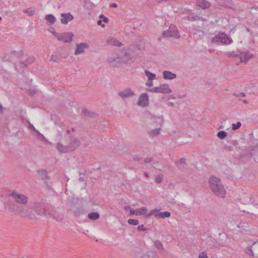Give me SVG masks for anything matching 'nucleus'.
Wrapping results in <instances>:
<instances>
[{
    "label": "nucleus",
    "mask_w": 258,
    "mask_h": 258,
    "mask_svg": "<svg viewBox=\"0 0 258 258\" xmlns=\"http://www.w3.org/2000/svg\"><path fill=\"white\" fill-rule=\"evenodd\" d=\"M37 173L41 179H47V172L46 170L40 169L37 171Z\"/></svg>",
    "instance_id": "28"
},
{
    "label": "nucleus",
    "mask_w": 258,
    "mask_h": 258,
    "mask_svg": "<svg viewBox=\"0 0 258 258\" xmlns=\"http://www.w3.org/2000/svg\"><path fill=\"white\" fill-rule=\"evenodd\" d=\"M217 137L221 140L224 139L227 136V133L225 131H221L218 133Z\"/></svg>",
    "instance_id": "34"
},
{
    "label": "nucleus",
    "mask_w": 258,
    "mask_h": 258,
    "mask_svg": "<svg viewBox=\"0 0 258 258\" xmlns=\"http://www.w3.org/2000/svg\"><path fill=\"white\" fill-rule=\"evenodd\" d=\"M133 159L135 161H140L141 159V158L139 157L137 155H135L133 157Z\"/></svg>",
    "instance_id": "51"
},
{
    "label": "nucleus",
    "mask_w": 258,
    "mask_h": 258,
    "mask_svg": "<svg viewBox=\"0 0 258 258\" xmlns=\"http://www.w3.org/2000/svg\"><path fill=\"white\" fill-rule=\"evenodd\" d=\"M29 128L30 129H32L34 131H36L35 127L33 126V125L32 124H31L29 122Z\"/></svg>",
    "instance_id": "53"
},
{
    "label": "nucleus",
    "mask_w": 258,
    "mask_h": 258,
    "mask_svg": "<svg viewBox=\"0 0 258 258\" xmlns=\"http://www.w3.org/2000/svg\"><path fill=\"white\" fill-rule=\"evenodd\" d=\"M134 46L136 48H145L149 47L150 43L144 39L139 38L134 42Z\"/></svg>",
    "instance_id": "13"
},
{
    "label": "nucleus",
    "mask_w": 258,
    "mask_h": 258,
    "mask_svg": "<svg viewBox=\"0 0 258 258\" xmlns=\"http://www.w3.org/2000/svg\"><path fill=\"white\" fill-rule=\"evenodd\" d=\"M88 217L91 220H97L100 218V215L97 212H92L88 214Z\"/></svg>",
    "instance_id": "27"
},
{
    "label": "nucleus",
    "mask_w": 258,
    "mask_h": 258,
    "mask_svg": "<svg viewBox=\"0 0 258 258\" xmlns=\"http://www.w3.org/2000/svg\"><path fill=\"white\" fill-rule=\"evenodd\" d=\"M45 19L49 25L53 24L56 21L55 17L51 14L47 15L45 17Z\"/></svg>",
    "instance_id": "26"
},
{
    "label": "nucleus",
    "mask_w": 258,
    "mask_h": 258,
    "mask_svg": "<svg viewBox=\"0 0 258 258\" xmlns=\"http://www.w3.org/2000/svg\"><path fill=\"white\" fill-rule=\"evenodd\" d=\"M241 126V123L240 121L237 122L236 123H232V130L233 131L237 130L239 129Z\"/></svg>",
    "instance_id": "36"
},
{
    "label": "nucleus",
    "mask_w": 258,
    "mask_h": 258,
    "mask_svg": "<svg viewBox=\"0 0 258 258\" xmlns=\"http://www.w3.org/2000/svg\"><path fill=\"white\" fill-rule=\"evenodd\" d=\"M224 149L228 150V151H231L232 150V148L231 146L225 145L224 146Z\"/></svg>",
    "instance_id": "48"
},
{
    "label": "nucleus",
    "mask_w": 258,
    "mask_h": 258,
    "mask_svg": "<svg viewBox=\"0 0 258 258\" xmlns=\"http://www.w3.org/2000/svg\"><path fill=\"white\" fill-rule=\"evenodd\" d=\"M245 251L248 255L251 256H254V253L252 250L251 246L246 247L245 249Z\"/></svg>",
    "instance_id": "37"
},
{
    "label": "nucleus",
    "mask_w": 258,
    "mask_h": 258,
    "mask_svg": "<svg viewBox=\"0 0 258 258\" xmlns=\"http://www.w3.org/2000/svg\"><path fill=\"white\" fill-rule=\"evenodd\" d=\"M185 13L187 15V20L190 21H203V19L198 15L192 13L190 10H185Z\"/></svg>",
    "instance_id": "14"
},
{
    "label": "nucleus",
    "mask_w": 258,
    "mask_h": 258,
    "mask_svg": "<svg viewBox=\"0 0 258 258\" xmlns=\"http://www.w3.org/2000/svg\"><path fill=\"white\" fill-rule=\"evenodd\" d=\"M154 246L158 249L159 252H161L164 250L162 243L159 240H156L154 242Z\"/></svg>",
    "instance_id": "29"
},
{
    "label": "nucleus",
    "mask_w": 258,
    "mask_h": 258,
    "mask_svg": "<svg viewBox=\"0 0 258 258\" xmlns=\"http://www.w3.org/2000/svg\"><path fill=\"white\" fill-rule=\"evenodd\" d=\"M130 215H136V210H134L133 208L130 209Z\"/></svg>",
    "instance_id": "50"
},
{
    "label": "nucleus",
    "mask_w": 258,
    "mask_h": 258,
    "mask_svg": "<svg viewBox=\"0 0 258 258\" xmlns=\"http://www.w3.org/2000/svg\"><path fill=\"white\" fill-rule=\"evenodd\" d=\"M152 215H154L156 218H161L162 219H165L166 218H168L170 216L171 214L170 212L166 211V212H160V210L158 209H154L150 211V212L147 215V217H149Z\"/></svg>",
    "instance_id": "9"
},
{
    "label": "nucleus",
    "mask_w": 258,
    "mask_h": 258,
    "mask_svg": "<svg viewBox=\"0 0 258 258\" xmlns=\"http://www.w3.org/2000/svg\"><path fill=\"white\" fill-rule=\"evenodd\" d=\"M158 89V93H169L172 92L171 90L169 88L168 84H163L157 87Z\"/></svg>",
    "instance_id": "17"
},
{
    "label": "nucleus",
    "mask_w": 258,
    "mask_h": 258,
    "mask_svg": "<svg viewBox=\"0 0 258 258\" xmlns=\"http://www.w3.org/2000/svg\"><path fill=\"white\" fill-rule=\"evenodd\" d=\"M213 43H220L223 44H230L232 40L225 33H221L214 37L212 40Z\"/></svg>",
    "instance_id": "5"
},
{
    "label": "nucleus",
    "mask_w": 258,
    "mask_h": 258,
    "mask_svg": "<svg viewBox=\"0 0 258 258\" xmlns=\"http://www.w3.org/2000/svg\"><path fill=\"white\" fill-rule=\"evenodd\" d=\"M148 211V209L146 207H143L139 209L136 210V215H143Z\"/></svg>",
    "instance_id": "30"
},
{
    "label": "nucleus",
    "mask_w": 258,
    "mask_h": 258,
    "mask_svg": "<svg viewBox=\"0 0 258 258\" xmlns=\"http://www.w3.org/2000/svg\"><path fill=\"white\" fill-rule=\"evenodd\" d=\"M99 17V20L97 21V25L103 28L105 26V24L108 22V19L103 15H100Z\"/></svg>",
    "instance_id": "22"
},
{
    "label": "nucleus",
    "mask_w": 258,
    "mask_h": 258,
    "mask_svg": "<svg viewBox=\"0 0 258 258\" xmlns=\"http://www.w3.org/2000/svg\"><path fill=\"white\" fill-rule=\"evenodd\" d=\"M123 49L121 53L118 55V56L114 58V64L125 63L128 61L130 59L129 53Z\"/></svg>",
    "instance_id": "7"
},
{
    "label": "nucleus",
    "mask_w": 258,
    "mask_h": 258,
    "mask_svg": "<svg viewBox=\"0 0 258 258\" xmlns=\"http://www.w3.org/2000/svg\"><path fill=\"white\" fill-rule=\"evenodd\" d=\"M197 6L202 9L205 10L208 9L211 6V3L206 0H198Z\"/></svg>",
    "instance_id": "18"
},
{
    "label": "nucleus",
    "mask_w": 258,
    "mask_h": 258,
    "mask_svg": "<svg viewBox=\"0 0 258 258\" xmlns=\"http://www.w3.org/2000/svg\"><path fill=\"white\" fill-rule=\"evenodd\" d=\"M28 198L25 195L13 191L10 195L6 207L11 211L17 213L23 217H34L32 210L27 207Z\"/></svg>",
    "instance_id": "1"
},
{
    "label": "nucleus",
    "mask_w": 258,
    "mask_h": 258,
    "mask_svg": "<svg viewBox=\"0 0 258 258\" xmlns=\"http://www.w3.org/2000/svg\"><path fill=\"white\" fill-rule=\"evenodd\" d=\"M127 223L130 225L136 226L139 224V221L137 219H129L127 221Z\"/></svg>",
    "instance_id": "35"
},
{
    "label": "nucleus",
    "mask_w": 258,
    "mask_h": 258,
    "mask_svg": "<svg viewBox=\"0 0 258 258\" xmlns=\"http://www.w3.org/2000/svg\"><path fill=\"white\" fill-rule=\"evenodd\" d=\"M73 49H60V51L55 52L51 57V60L53 62H57L60 58H66L72 54L70 50Z\"/></svg>",
    "instance_id": "6"
},
{
    "label": "nucleus",
    "mask_w": 258,
    "mask_h": 258,
    "mask_svg": "<svg viewBox=\"0 0 258 258\" xmlns=\"http://www.w3.org/2000/svg\"><path fill=\"white\" fill-rule=\"evenodd\" d=\"M251 203L253 204L254 206H256V207H258V204L257 203H255L253 201Z\"/></svg>",
    "instance_id": "60"
},
{
    "label": "nucleus",
    "mask_w": 258,
    "mask_h": 258,
    "mask_svg": "<svg viewBox=\"0 0 258 258\" xmlns=\"http://www.w3.org/2000/svg\"><path fill=\"white\" fill-rule=\"evenodd\" d=\"M144 175L147 177H148L149 176V174L147 172H144Z\"/></svg>",
    "instance_id": "59"
},
{
    "label": "nucleus",
    "mask_w": 258,
    "mask_h": 258,
    "mask_svg": "<svg viewBox=\"0 0 258 258\" xmlns=\"http://www.w3.org/2000/svg\"><path fill=\"white\" fill-rule=\"evenodd\" d=\"M149 104V97L146 93L142 94L139 98L138 105L140 106L145 107Z\"/></svg>",
    "instance_id": "12"
},
{
    "label": "nucleus",
    "mask_w": 258,
    "mask_h": 258,
    "mask_svg": "<svg viewBox=\"0 0 258 258\" xmlns=\"http://www.w3.org/2000/svg\"><path fill=\"white\" fill-rule=\"evenodd\" d=\"M146 85L147 86L151 87L153 86V80H148L146 83Z\"/></svg>",
    "instance_id": "47"
},
{
    "label": "nucleus",
    "mask_w": 258,
    "mask_h": 258,
    "mask_svg": "<svg viewBox=\"0 0 258 258\" xmlns=\"http://www.w3.org/2000/svg\"><path fill=\"white\" fill-rule=\"evenodd\" d=\"M213 51H214V49H209V52L210 53H212V52H213Z\"/></svg>",
    "instance_id": "64"
},
{
    "label": "nucleus",
    "mask_w": 258,
    "mask_h": 258,
    "mask_svg": "<svg viewBox=\"0 0 258 258\" xmlns=\"http://www.w3.org/2000/svg\"><path fill=\"white\" fill-rule=\"evenodd\" d=\"M163 78L166 80H173L176 78V75L170 71H164L163 72Z\"/></svg>",
    "instance_id": "21"
},
{
    "label": "nucleus",
    "mask_w": 258,
    "mask_h": 258,
    "mask_svg": "<svg viewBox=\"0 0 258 258\" xmlns=\"http://www.w3.org/2000/svg\"><path fill=\"white\" fill-rule=\"evenodd\" d=\"M56 148L60 153L70 152L68 145L64 146L62 144L58 143L56 144Z\"/></svg>",
    "instance_id": "20"
},
{
    "label": "nucleus",
    "mask_w": 258,
    "mask_h": 258,
    "mask_svg": "<svg viewBox=\"0 0 258 258\" xmlns=\"http://www.w3.org/2000/svg\"><path fill=\"white\" fill-rule=\"evenodd\" d=\"M148 91L152 93H158V89L157 87H155L151 89H148Z\"/></svg>",
    "instance_id": "44"
},
{
    "label": "nucleus",
    "mask_w": 258,
    "mask_h": 258,
    "mask_svg": "<svg viewBox=\"0 0 258 258\" xmlns=\"http://www.w3.org/2000/svg\"><path fill=\"white\" fill-rule=\"evenodd\" d=\"M61 19L60 22L63 24H67L69 22L73 20L74 17L70 13H62L61 14Z\"/></svg>",
    "instance_id": "15"
},
{
    "label": "nucleus",
    "mask_w": 258,
    "mask_h": 258,
    "mask_svg": "<svg viewBox=\"0 0 258 258\" xmlns=\"http://www.w3.org/2000/svg\"><path fill=\"white\" fill-rule=\"evenodd\" d=\"M131 208L130 207V206H125L124 207V210L125 211H128V210H130V209H131Z\"/></svg>",
    "instance_id": "55"
},
{
    "label": "nucleus",
    "mask_w": 258,
    "mask_h": 258,
    "mask_svg": "<svg viewBox=\"0 0 258 258\" xmlns=\"http://www.w3.org/2000/svg\"><path fill=\"white\" fill-rule=\"evenodd\" d=\"M233 95L234 96L236 97H239V94H237V93H233Z\"/></svg>",
    "instance_id": "58"
},
{
    "label": "nucleus",
    "mask_w": 258,
    "mask_h": 258,
    "mask_svg": "<svg viewBox=\"0 0 258 258\" xmlns=\"http://www.w3.org/2000/svg\"><path fill=\"white\" fill-rule=\"evenodd\" d=\"M175 163L179 169H183L186 165V159L182 158L180 160L176 161Z\"/></svg>",
    "instance_id": "24"
},
{
    "label": "nucleus",
    "mask_w": 258,
    "mask_h": 258,
    "mask_svg": "<svg viewBox=\"0 0 258 258\" xmlns=\"http://www.w3.org/2000/svg\"><path fill=\"white\" fill-rule=\"evenodd\" d=\"M161 130V128H155L148 132V134L151 138H154L158 136Z\"/></svg>",
    "instance_id": "25"
},
{
    "label": "nucleus",
    "mask_w": 258,
    "mask_h": 258,
    "mask_svg": "<svg viewBox=\"0 0 258 258\" xmlns=\"http://www.w3.org/2000/svg\"><path fill=\"white\" fill-rule=\"evenodd\" d=\"M245 30L248 32H250V30L249 29V28H248L247 27H245Z\"/></svg>",
    "instance_id": "61"
},
{
    "label": "nucleus",
    "mask_w": 258,
    "mask_h": 258,
    "mask_svg": "<svg viewBox=\"0 0 258 258\" xmlns=\"http://www.w3.org/2000/svg\"><path fill=\"white\" fill-rule=\"evenodd\" d=\"M122 45L123 44L121 42L118 41L117 40L114 39V46L120 47L122 46Z\"/></svg>",
    "instance_id": "41"
},
{
    "label": "nucleus",
    "mask_w": 258,
    "mask_h": 258,
    "mask_svg": "<svg viewBox=\"0 0 258 258\" xmlns=\"http://www.w3.org/2000/svg\"><path fill=\"white\" fill-rule=\"evenodd\" d=\"M227 56L229 57H233L238 58L240 59V61L237 63V64H239L242 62L246 63L252 57L253 54L248 51L241 52L240 51L237 50L236 52L233 51L231 52L228 53Z\"/></svg>",
    "instance_id": "3"
},
{
    "label": "nucleus",
    "mask_w": 258,
    "mask_h": 258,
    "mask_svg": "<svg viewBox=\"0 0 258 258\" xmlns=\"http://www.w3.org/2000/svg\"><path fill=\"white\" fill-rule=\"evenodd\" d=\"M118 95L122 98H125L135 95V93L131 89L127 88L119 92Z\"/></svg>",
    "instance_id": "16"
},
{
    "label": "nucleus",
    "mask_w": 258,
    "mask_h": 258,
    "mask_svg": "<svg viewBox=\"0 0 258 258\" xmlns=\"http://www.w3.org/2000/svg\"><path fill=\"white\" fill-rule=\"evenodd\" d=\"M106 43H108L109 45H112L113 43V40L112 39H107L106 41Z\"/></svg>",
    "instance_id": "52"
},
{
    "label": "nucleus",
    "mask_w": 258,
    "mask_h": 258,
    "mask_svg": "<svg viewBox=\"0 0 258 258\" xmlns=\"http://www.w3.org/2000/svg\"><path fill=\"white\" fill-rule=\"evenodd\" d=\"M199 258H208L207 253L205 252H202L199 254Z\"/></svg>",
    "instance_id": "46"
},
{
    "label": "nucleus",
    "mask_w": 258,
    "mask_h": 258,
    "mask_svg": "<svg viewBox=\"0 0 258 258\" xmlns=\"http://www.w3.org/2000/svg\"><path fill=\"white\" fill-rule=\"evenodd\" d=\"M35 12V9L32 8H29L23 11L24 13L27 14L29 16H32L34 14Z\"/></svg>",
    "instance_id": "33"
},
{
    "label": "nucleus",
    "mask_w": 258,
    "mask_h": 258,
    "mask_svg": "<svg viewBox=\"0 0 258 258\" xmlns=\"http://www.w3.org/2000/svg\"><path fill=\"white\" fill-rule=\"evenodd\" d=\"M71 210L75 216L79 215L83 213L82 207L79 205H74Z\"/></svg>",
    "instance_id": "19"
},
{
    "label": "nucleus",
    "mask_w": 258,
    "mask_h": 258,
    "mask_svg": "<svg viewBox=\"0 0 258 258\" xmlns=\"http://www.w3.org/2000/svg\"><path fill=\"white\" fill-rule=\"evenodd\" d=\"M67 133L68 134H70L71 133V131H70V130H67Z\"/></svg>",
    "instance_id": "63"
},
{
    "label": "nucleus",
    "mask_w": 258,
    "mask_h": 258,
    "mask_svg": "<svg viewBox=\"0 0 258 258\" xmlns=\"http://www.w3.org/2000/svg\"><path fill=\"white\" fill-rule=\"evenodd\" d=\"M49 31L51 33L53 36L56 38V37H57V35L58 34V33H57L54 29V28H50L49 29Z\"/></svg>",
    "instance_id": "42"
},
{
    "label": "nucleus",
    "mask_w": 258,
    "mask_h": 258,
    "mask_svg": "<svg viewBox=\"0 0 258 258\" xmlns=\"http://www.w3.org/2000/svg\"><path fill=\"white\" fill-rule=\"evenodd\" d=\"M209 184L212 191L216 196L221 198L224 197L226 191L219 178L212 176L209 179Z\"/></svg>",
    "instance_id": "2"
},
{
    "label": "nucleus",
    "mask_w": 258,
    "mask_h": 258,
    "mask_svg": "<svg viewBox=\"0 0 258 258\" xmlns=\"http://www.w3.org/2000/svg\"><path fill=\"white\" fill-rule=\"evenodd\" d=\"M142 258H156V254L152 251H147Z\"/></svg>",
    "instance_id": "31"
},
{
    "label": "nucleus",
    "mask_w": 258,
    "mask_h": 258,
    "mask_svg": "<svg viewBox=\"0 0 258 258\" xmlns=\"http://www.w3.org/2000/svg\"><path fill=\"white\" fill-rule=\"evenodd\" d=\"M84 53V49H75L74 54L75 55H78L80 54H83Z\"/></svg>",
    "instance_id": "39"
},
{
    "label": "nucleus",
    "mask_w": 258,
    "mask_h": 258,
    "mask_svg": "<svg viewBox=\"0 0 258 258\" xmlns=\"http://www.w3.org/2000/svg\"><path fill=\"white\" fill-rule=\"evenodd\" d=\"M89 47V45L87 43L83 42L81 43L80 44H78L77 45V48H85Z\"/></svg>",
    "instance_id": "38"
},
{
    "label": "nucleus",
    "mask_w": 258,
    "mask_h": 258,
    "mask_svg": "<svg viewBox=\"0 0 258 258\" xmlns=\"http://www.w3.org/2000/svg\"><path fill=\"white\" fill-rule=\"evenodd\" d=\"M144 161L146 163H150L153 161V159L152 158H146L144 159Z\"/></svg>",
    "instance_id": "49"
},
{
    "label": "nucleus",
    "mask_w": 258,
    "mask_h": 258,
    "mask_svg": "<svg viewBox=\"0 0 258 258\" xmlns=\"http://www.w3.org/2000/svg\"><path fill=\"white\" fill-rule=\"evenodd\" d=\"M243 102L244 103H245V104H246V103H248V102H247V101L246 100H243Z\"/></svg>",
    "instance_id": "62"
},
{
    "label": "nucleus",
    "mask_w": 258,
    "mask_h": 258,
    "mask_svg": "<svg viewBox=\"0 0 258 258\" xmlns=\"http://www.w3.org/2000/svg\"><path fill=\"white\" fill-rule=\"evenodd\" d=\"M162 35L164 37H170L175 38L180 37V35L178 33L177 28L174 25H171L167 30L163 32Z\"/></svg>",
    "instance_id": "8"
},
{
    "label": "nucleus",
    "mask_w": 258,
    "mask_h": 258,
    "mask_svg": "<svg viewBox=\"0 0 258 258\" xmlns=\"http://www.w3.org/2000/svg\"><path fill=\"white\" fill-rule=\"evenodd\" d=\"M138 230L139 231H146L148 230V228H145L144 227V225H140L139 226H138Z\"/></svg>",
    "instance_id": "45"
},
{
    "label": "nucleus",
    "mask_w": 258,
    "mask_h": 258,
    "mask_svg": "<svg viewBox=\"0 0 258 258\" xmlns=\"http://www.w3.org/2000/svg\"><path fill=\"white\" fill-rule=\"evenodd\" d=\"M4 108L3 107L2 104L0 103V113H3L4 112Z\"/></svg>",
    "instance_id": "54"
},
{
    "label": "nucleus",
    "mask_w": 258,
    "mask_h": 258,
    "mask_svg": "<svg viewBox=\"0 0 258 258\" xmlns=\"http://www.w3.org/2000/svg\"><path fill=\"white\" fill-rule=\"evenodd\" d=\"M35 58L33 56L29 57L26 60L27 63L30 64L34 61Z\"/></svg>",
    "instance_id": "43"
},
{
    "label": "nucleus",
    "mask_w": 258,
    "mask_h": 258,
    "mask_svg": "<svg viewBox=\"0 0 258 258\" xmlns=\"http://www.w3.org/2000/svg\"><path fill=\"white\" fill-rule=\"evenodd\" d=\"M29 210H32L34 213V217H30L31 218H35L36 215L38 216H43L45 214V209L44 204L39 201H35L32 205L29 208Z\"/></svg>",
    "instance_id": "4"
},
{
    "label": "nucleus",
    "mask_w": 258,
    "mask_h": 258,
    "mask_svg": "<svg viewBox=\"0 0 258 258\" xmlns=\"http://www.w3.org/2000/svg\"><path fill=\"white\" fill-rule=\"evenodd\" d=\"M82 113L86 116L95 117L97 116V114L93 111H91L88 109L83 108L82 110Z\"/></svg>",
    "instance_id": "23"
},
{
    "label": "nucleus",
    "mask_w": 258,
    "mask_h": 258,
    "mask_svg": "<svg viewBox=\"0 0 258 258\" xmlns=\"http://www.w3.org/2000/svg\"><path fill=\"white\" fill-rule=\"evenodd\" d=\"M168 104L170 106H174V103L173 102H169L168 103Z\"/></svg>",
    "instance_id": "57"
},
{
    "label": "nucleus",
    "mask_w": 258,
    "mask_h": 258,
    "mask_svg": "<svg viewBox=\"0 0 258 258\" xmlns=\"http://www.w3.org/2000/svg\"><path fill=\"white\" fill-rule=\"evenodd\" d=\"M73 36L74 35L72 32H64L58 33L56 39L62 42L70 43L72 41Z\"/></svg>",
    "instance_id": "10"
},
{
    "label": "nucleus",
    "mask_w": 258,
    "mask_h": 258,
    "mask_svg": "<svg viewBox=\"0 0 258 258\" xmlns=\"http://www.w3.org/2000/svg\"><path fill=\"white\" fill-rule=\"evenodd\" d=\"M81 142L80 140L75 137H71L68 147L70 152H73L77 149L80 146Z\"/></svg>",
    "instance_id": "11"
},
{
    "label": "nucleus",
    "mask_w": 258,
    "mask_h": 258,
    "mask_svg": "<svg viewBox=\"0 0 258 258\" xmlns=\"http://www.w3.org/2000/svg\"><path fill=\"white\" fill-rule=\"evenodd\" d=\"M162 180H163L162 176H160V175H158V176H157L156 177L155 181L156 183L159 184L162 182Z\"/></svg>",
    "instance_id": "40"
},
{
    "label": "nucleus",
    "mask_w": 258,
    "mask_h": 258,
    "mask_svg": "<svg viewBox=\"0 0 258 258\" xmlns=\"http://www.w3.org/2000/svg\"><path fill=\"white\" fill-rule=\"evenodd\" d=\"M145 74L148 77V80L151 81L153 80L156 78V75L155 74L151 73L148 70L145 71Z\"/></svg>",
    "instance_id": "32"
},
{
    "label": "nucleus",
    "mask_w": 258,
    "mask_h": 258,
    "mask_svg": "<svg viewBox=\"0 0 258 258\" xmlns=\"http://www.w3.org/2000/svg\"><path fill=\"white\" fill-rule=\"evenodd\" d=\"M245 96V94L244 92H241L239 93V97L241 96L242 97H244Z\"/></svg>",
    "instance_id": "56"
}]
</instances>
